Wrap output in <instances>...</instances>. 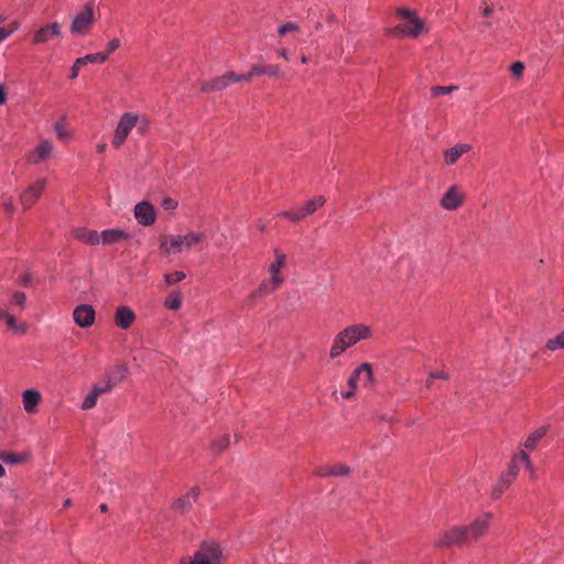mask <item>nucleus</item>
<instances>
[{
    "mask_svg": "<svg viewBox=\"0 0 564 564\" xmlns=\"http://www.w3.org/2000/svg\"><path fill=\"white\" fill-rule=\"evenodd\" d=\"M205 238V234L199 231L163 236L160 241V249L167 254L188 252L192 248L204 241Z\"/></svg>",
    "mask_w": 564,
    "mask_h": 564,
    "instance_id": "423d86ee",
    "label": "nucleus"
},
{
    "mask_svg": "<svg viewBox=\"0 0 564 564\" xmlns=\"http://www.w3.org/2000/svg\"><path fill=\"white\" fill-rule=\"evenodd\" d=\"M19 29V23L13 21L11 28L0 26V42L7 40L13 32Z\"/></svg>",
    "mask_w": 564,
    "mask_h": 564,
    "instance_id": "a19ab883",
    "label": "nucleus"
},
{
    "mask_svg": "<svg viewBox=\"0 0 564 564\" xmlns=\"http://www.w3.org/2000/svg\"><path fill=\"white\" fill-rule=\"evenodd\" d=\"M521 465L529 471L531 478H535V469L530 462L529 454L524 449H521L513 456L508 470L501 475L499 481L494 488V498L498 499L502 495L503 490L517 478Z\"/></svg>",
    "mask_w": 564,
    "mask_h": 564,
    "instance_id": "39448f33",
    "label": "nucleus"
},
{
    "mask_svg": "<svg viewBox=\"0 0 564 564\" xmlns=\"http://www.w3.org/2000/svg\"><path fill=\"white\" fill-rule=\"evenodd\" d=\"M42 401V394L37 389L31 388L22 392V404L26 413H34Z\"/></svg>",
    "mask_w": 564,
    "mask_h": 564,
    "instance_id": "aec40b11",
    "label": "nucleus"
},
{
    "mask_svg": "<svg viewBox=\"0 0 564 564\" xmlns=\"http://www.w3.org/2000/svg\"><path fill=\"white\" fill-rule=\"evenodd\" d=\"M95 310L89 304L77 305L73 311L74 322L82 328L91 326L95 322Z\"/></svg>",
    "mask_w": 564,
    "mask_h": 564,
    "instance_id": "4468645a",
    "label": "nucleus"
},
{
    "mask_svg": "<svg viewBox=\"0 0 564 564\" xmlns=\"http://www.w3.org/2000/svg\"><path fill=\"white\" fill-rule=\"evenodd\" d=\"M229 82L225 74L213 78L209 83L203 85L204 91H220L229 86Z\"/></svg>",
    "mask_w": 564,
    "mask_h": 564,
    "instance_id": "a878e982",
    "label": "nucleus"
},
{
    "mask_svg": "<svg viewBox=\"0 0 564 564\" xmlns=\"http://www.w3.org/2000/svg\"><path fill=\"white\" fill-rule=\"evenodd\" d=\"M397 17L401 20L390 29L389 34L393 37L416 39L425 29V22L417 17L416 11L409 8H398Z\"/></svg>",
    "mask_w": 564,
    "mask_h": 564,
    "instance_id": "20e7f679",
    "label": "nucleus"
},
{
    "mask_svg": "<svg viewBox=\"0 0 564 564\" xmlns=\"http://www.w3.org/2000/svg\"><path fill=\"white\" fill-rule=\"evenodd\" d=\"M491 12H492V9L488 6L482 9L484 17H488Z\"/></svg>",
    "mask_w": 564,
    "mask_h": 564,
    "instance_id": "4d7b16f0",
    "label": "nucleus"
},
{
    "mask_svg": "<svg viewBox=\"0 0 564 564\" xmlns=\"http://www.w3.org/2000/svg\"><path fill=\"white\" fill-rule=\"evenodd\" d=\"M471 150V145L468 143H457L454 147L447 149L444 153V161L447 165H454L457 160L465 153Z\"/></svg>",
    "mask_w": 564,
    "mask_h": 564,
    "instance_id": "4be33fe9",
    "label": "nucleus"
},
{
    "mask_svg": "<svg viewBox=\"0 0 564 564\" xmlns=\"http://www.w3.org/2000/svg\"><path fill=\"white\" fill-rule=\"evenodd\" d=\"M94 389H101L100 390V395L104 394V393H107L109 391L112 390L113 386L112 383L105 377V379L99 382V383H96L95 386H93Z\"/></svg>",
    "mask_w": 564,
    "mask_h": 564,
    "instance_id": "37998d69",
    "label": "nucleus"
},
{
    "mask_svg": "<svg viewBox=\"0 0 564 564\" xmlns=\"http://www.w3.org/2000/svg\"><path fill=\"white\" fill-rule=\"evenodd\" d=\"M107 144L106 143H99L97 144V151L99 153H102L106 150Z\"/></svg>",
    "mask_w": 564,
    "mask_h": 564,
    "instance_id": "13d9d810",
    "label": "nucleus"
},
{
    "mask_svg": "<svg viewBox=\"0 0 564 564\" xmlns=\"http://www.w3.org/2000/svg\"><path fill=\"white\" fill-rule=\"evenodd\" d=\"M279 286H273L271 281H263L248 297L250 303L257 301L258 299L264 297L276 290Z\"/></svg>",
    "mask_w": 564,
    "mask_h": 564,
    "instance_id": "393cba45",
    "label": "nucleus"
},
{
    "mask_svg": "<svg viewBox=\"0 0 564 564\" xmlns=\"http://www.w3.org/2000/svg\"><path fill=\"white\" fill-rule=\"evenodd\" d=\"M128 370L124 366H118L116 369L106 376V378L116 387L117 383L121 382L127 377Z\"/></svg>",
    "mask_w": 564,
    "mask_h": 564,
    "instance_id": "72a5a7b5",
    "label": "nucleus"
},
{
    "mask_svg": "<svg viewBox=\"0 0 564 564\" xmlns=\"http://www.w3.org/2000/svg\"><path fill=\"white\" fill-rule=\"evenodd\" d=\"M431 378H434V379H443V380H446L448 378V375L444 371H433L431 372Z\"/></svg>",
    "mask_w": 564,
    "mask_h": 564,
    "instance_id": "603ef678",
    "label": "nucleus"
},
{
    "mask_svg": "<svg viewBox=\"0 0 564 564\" xmlns=\"http://www.w3.org/2000/svg\"><path fill=\"white\" fill-rule=\"evenodd\" d=\"M484 24H485L486 26H490V25H491V23H490V22H488V21H487V22H485Z\"/></svg>",
    "mask_w": 564,
    "mask_h": 564,
    "instance_id": "69168bd1",
    "label": "nucleus"
},
{
    "mask_svg": "<svg viewBox=\"0 0 564 564\" xmlns=\"http://www.w3.org/2000/svg\"><path fill=\"white\" fill-rule=\"evenodd\" d=\"M228 445H229V435L225 434L214 441L213 451L215 453H221L223 451H225L228 447Z\"/></svg>",
    "mask_w": 564,
    "mask_h": 564,
    "instance_id": "ea45409f",
    "label": "nucleus"
},
{
    "mask_svg": "<svg viewBox=\"0 0 564 564\" xmlns=\"http://www.w3.org/2000/svg\"><path fill=\"white\" fill-rule=\"evenodd\" d=\"M224 552L213 541L203 542L192 556L182 560V564H223Z\"/></svg>",
    "mask_w": 564,
    "mask_h": 564,
    "instance_id": "0eeeda50",
    "label": "nucleus"
},
{
    "mask_svg": "<svg viewBox=\"0 0 564 564\" xmlns=\"http://www.w3.org/2000/svg\"><path fill=\"white\" fill-rule=\"evenodd\" d=\"M274 261L269 265V274L270 281L273 283V286H281L283 283V279L280 274V270L285 265L286 257L284 253L275 250L274 251Z\"/></svg>",
    "mask_w": 564,
    "mask_h": 564,
    "instance_id": "dca6fc26",
    "label": "nucleus"
},
{
    "mask_svg": "<svg viewBox=\"0 0 564 564\" xmlns=\"http://www.w3.org/2000/svg\"><path fill=\"white\" fill-rule=\"evenodd\" d=\"M334 476H345L348 475L350 469L347 465H335L332 466Z\"/></svg>",
    "mask_w": 564,
    "mask_h": 564,
    "instance_id": "49530a36",
    "label": "nucleus"
},
{
    "mask_svg": "<svg viewBox=\"0 0 564 564\" xmlns=\"http://www.w3.org/2000/svg\"><path fill=\"white\" fill-rule=\"evenodd\" d=\"M0 319H3L7 327L15 335H23L28 330V325L19 322L10 310H0Z\"/></svg>",
    "mask_w": 564,
    "mask_h": 564,
    "instance_id": "f3484780",
    "label": "nucleus"
},
{
    "mask_svg": "<svg viewBox=\"0 0 564 564\" xmlns=\"http://www.w3.org/2000/svg\"><path fill=\"white\" fill-rule=\"evenodd\" d=\"M198 496L199 488L193 487L189 491H187L185 495H183L175 501V510L181 513L187 512L192 508L193 503L196 502Z\"/></svg>",
    "mask_w": 564,
    "mask_h": 564,
    "instance_id": "412c9836",
    "label": "nucleus"
},
{
    "mask_svg": "<svg viewBox=\"0 0 564 564\" xmlns=\"http://www.w3.org/2000/svg\"><path fill=\"white\" fill-rule=\"evenodd\" d=\"M0 460L4 464L9 465H18L25 460V455L14 453V452H0Z\"/></svg>",
    "mask_w": 564,
    "mask_h": 564,
    "instance_id": "c85d7f7f",
    "label": "nucleus"
},
{
    "mask_svg": "<svg viewBox=\"0 0 564 564\" xmlns=\"http://www.w3.org/2000/svg\"><path fill=\"white\" fill-rule=\"evenodd\" d=\"M162 206L165 210H174L177 207V202L166 197L162 200Z\"/></svg>",
    "mask_w": 564,
    "mask_h": 564,
    "instance_id": "de8ad7c7",
    "label": "nucleus"
},
{
    "mask_svg": "<svg viewBox=\"0 0 564 564\" xmlns=\"http://www.w3.org/2000/svg\"><path fill=\"white\" fill-rule=\"evenodd\" d=\"M325 204L324 196H316L312 199L306 200L294 210H283L279 215L288 218L293 223H297L312 215Z\"/></svg>",
    "mask_w": 564,
    "mask_h": 564,
    "instance_id": "6e6552de",
    "label": "nucleus"
},
{
    "mask_svg": "<svg viewBox=\"0 0 564 564\" xmlns=\"http://www.w3.org/2000/svg\"><path fill=\"white\" fill-rule=\"evenodd\" d=\"M100 510H101L102 512H106V511H107V506H106V505H101V506H100Z\"/></svg>",
    "mask_w": 564,
    "mask_h": 564,
    "instance_id": "0e129e2a",
    "label": "nucleus"
},
{
    "mask_svg": "<svg viewBox=\"0 0 564 564\" xmlns=\"http://www.w3.org/2000/svg\"><path fill=\"white\" fill-rule=\"evenodd\" d=\"M182 305V294L178 291H172L164 300V306L167 310L176 311Z\"/></svg>",
    "mask_w": 564,
    "mask_h": 564,
    "instance_id": "7c9ffc66",
    "label": "nucleus"
},
{
    "mask_svg": "<svg viewBox=\"0 0 564 564\" xmlns=\"http://www.w3.org/2000/svg\"><path fill=\"white\" fill-rule=\"evenodd\" d=\"M130 238V234L120 228H110L100 232V245L108 246L118 243Z\"/></svg>",
    "mask_w": 564,
    "mask_h": 564,
    "instance_id": "6ab92c4d",
    "label": "nucleus"
},
{
    "mask_svg": "<svg viewBox=\"0 0 564 564\" xmlns=\"http://www.w3.org/2000/svg\"><path fill=\"white\" fill-rule=\"evenodd\" d=\"M133 215L138 224L142 226H151L156 220L154 207L145 200L134 206Z\"/></svg>",
    "mask_w": 564,
    "mask_h": 564,
    "instance_id": "ddd939ff",
    "label": "nucleus"
},
{
    "mask_svg": "<svg viewBox=\"0 0 564 564\" xmlns=\"http://www.w3.org/2000/svg\"><path fill=\"white\" fill-rule=\"evenodd\" d=\"M433 380H434V378H431V375H430L429 378L426 379V382H425L426 388H431L432 387Z\"/></svg>",
    "mask_w": 564,
    "mask_h": 564,
    "instance_id": "052dcab7",
    "label": "nucleus"
},
{
    "mask_svg": "<svg viewBox=\"0 0 564 564\" xmlns=\"http://www.w3.org/2000/svg\"><path fill=\"white\" fill-rule=\"evenodd\" d=\"M316 475L319 477L334 476V471H333L332 466H325V467L318 468V470L316 471Z\"/></svg>",
    "mask_w": 564,
    "mask_h": 564,
    "instance_id": "8fccbe9b",
    "label": "nucleus"
},
{
    "mask_svg": "<svg viewBox=\"0 0 564 564\" xmlns=\"http://www.w3.org/2000/svg\"><path fill=\"white\" fill-rule=\"evenodd\" d=\"M133 129L139 134H144L149 129L148 118L135 112H124L118 120L111 145L115 149L121 148Z\"/></svg>",
    "mask_w": 564,
    "mask_h": 564,
    "instance_id": "7ed1b4c3",
    "label": "nucleus"
},
{
    "mask_svg": "<svg viewBox=\"0 0 564 564\" xmlns=\"http://www.w3.org/2000/svg\"><path fill=\"white\" fill-rule=\"evenodd\" d=\"M492 517V513L487 511L475 518L468 525L454 527L444 532L435 545L451 547L478 540L487 532Z\"/></svg>",
    "mask_w": 564,
    "mask_h": 564,
    "instance_id": "f257e3e1",
    "label": "nucleus"
},
{
    "mask_svg": "<svg viewBox=\"0 0 564 564\" xmlns=\"http://www.w3.org/2000/svg\"><path fill=\"white\" fill-rule=\"evenodd\" d=\"M185 273L183 271H174L171 273L164 274V282L167 285H174L185 279Z\"/></svg>",
    "mask_w": 564,
    "mask_h": 564,
    "instance_id": "4c0bfd02",
    "label": "nucleus"
},
{
    "mask_svg": "<svg viewBox=\"0 0 564 564\" xmlns=\"http://www.w3.org/2000/svg\"><path fill=\"white\" fill-rule=\"evenodd\" d=\"M26 296L23 292L17 291L14 292L9 301V306L7 310H10L14 313V311L22 312L25 307Z\"/></svg>",
    "mask_w": 564,
    "mask_h": 564,
    "instance_id": "bb28decb",
    "label": "nucleus"
},
{
    "mask_svg": "<svg viewBox=\"0 0 564 564\" xmlns=\"http://www.w3.org/2000/svg\"><path fill=\"white\" fill-rule=\"evenodd\" d=\"M278 55L286 61L290 59V54L286 48L279 50Z\"/></svg>",
    "mask_w": 564,
    "mask_h": 564,
    "instance_id": "5fc2aeb1",
    "label": "nucleus"
},
{
    "mask_svg": "<svg viewBox=\"0 0 564 564\" xmlns=\"http://www.w3.org/2000/svg\"><path fill=\"white\" fill-rule=\"evenodd\" d=\"M229 84H234V83H239L240 82V78H239V74L235 73V72H227L225 73Z\"/></svg>",
    "mask_w": 564,
    "mask_h": 564,
    "instance_id": "3c124183",
    "label": "nucleus"
},
{
    "mask_svg": "<svg viewBox=\"0 0 564 564\" xmlns=\"http://www.w3.org/2000/svg\"><path fill=\"white\" fill-rule=\"evenodd\" d=\"M273 563H276V561L274 560L273 562H271L270 560H268V564H273Z\"/></svg>",
    "mask_w": 564,
    "mask_h": 564,
    "instance_id": "338daca9",
    "label": "nucleus"
},
{
    "mask_svg": "<svg viewBox=\"0 0 564 564\" xmlns=\"http://www.w3.org/2000/svg\"><path fill=\"white\" fill-rule=\"evenodd\" d=\"M458 89V86H434L431 88V93L433 96L438 97L443 95H448L453 91H456Z\"/></svg>",
    "mask_w": 564,
    "mask_h": 564,
    "instance_id": "58836bf2",
    "label": "nucleus"
},
{
    "mask_svg": "<svg viewBox=\"0 0 564 564\" xmlns=\"http://www.w3.org/2000/svg\"><path fill=\"white\" fill-rule=\"evenodd\" d=\"M120 45H121V42H120L119 39H117V37L111 39L108 42V44H107V47H108V52L107 53H108V55L110 53L115 52L116 50H118L120 47Z\"/></svg>",
    "mask_w": 564,
    "mask_h": 564,
    "instance_id": "09e8293b",
    "label": "nucleus"
},
{
    "mask_svg": "<svg viewBox=\"0 0 564 564\" xmlns=\"http://www.w3.org/2000/svg\"><path fill=\"white\" fill-rule=\"evenodd\" d=\"M135 321V314L129 306H118L115 323L121 329H129Z\"/></svg>",
    "mask_w": 564,
    "mask_h": 564,
    "instance_id": "a211bd4d",
    "label": "nucleus"
},
{
    "mask_svg": "<svg viewBox=\"0 0 564 564\" xmlns=\"http://www.w3.org/2000/svg\"><path fill=\"white\" fill-rule=\"evenodd\" d=\"M355 377H358L359 383L364 387L373 386V369L369 362H362L355 369Z\"/></svg>",
    "mask_w": 564,
    "mask_h": 564,
    "instance_id": "5701e85b",
    "label": "nucleus"
},
{
    "mask_svg": "<svg viewBox=\"0 0 564 564\" xmlns=\"http://www.w3.org/2000/svg\"><path fill=\"white\" fill-rule=\"evenodd\" d=\"M253 77H256V74H252V68L246 74H239L240 82H248Z\"/></svg>",
    "mask_w": 564,
    "mask_h": 564,
    "instance_id": "864d4df0",
    "label": "nucleus"
},
{
    "mask_svg": "<svg viewBox=\"0 0 564 564\" xmlns=\"http://www.w3.org/2000/svg\"><path fill=\"white\" fill-rule=\"evenodd\" d=\"M300 26L299 24L294 23V22H286L282 25L279 26L278 29V33L281 35V36H284L286 33L289 32H295V31H299Z\"/></svg>",
    "mask_w": 564,
    "mask_h": 564,
    "instance_id": "79ce46f5",
    "label": "nucleus"
},
{
    "mask_svg": "<svg viewBox=\"0 0 564 564\" xmlns=\"http://www.w3.org/2000/svg\"><path fill=\"white\" fill-rule=\"evenodd\" d=\"M73 235L76 239L90 246L100 245V232L97 230H88L85 228H75Z\"/></svg>",
    "mask_w": 564,
    "mask_h": 564,
    "instance_id": "b1692460",
    "label": "nucleus"
},
{
    "mask_svg": "<svg viewBox=\"0 0 564 564\" xmlns=\"http://www.w3.org/2000/svg\"><path fill=\"white\" fill-rule=\"evenodd\" d=\"M7 101V94L3 87L0 85V105H4Z\"/></svg>",
    "mask_w": 564,
    "mask_h": 564,
    "instance_id": "6e6d98bb",
    "label": "nucleus"
},
{
    "mask_svg": "<svg viewBox=\"0 0 564 564\" xmlns=\"http://www.w3.org/2000/svg\"><path fill=\"white\" fill-rule=\"evenodd\" d=\"M544 434H545L544 429H539V430L534 431L533 433H531L529 435V437L527 438V441L524 442V448L529 449V451H533L536 447L540 440L544 436Z\"/></svg>",
    "mask_w": 564,
    "mask_h": 564,
    "instance_id": "2f4dec72",
    "label": "nucleus"
},
{
    "mask_svg": "<svg viewBox=\"0 0 564 564\" xmlns=\"http://www.w3.org/2000/svg\"><path fill=\"white\" fill-rule=\"evenodd\" d=\"M4 209H6L7 212H12V210H13V204H12V202H8V203H6V204H4Z\"/></svg>",
    "mask_w": 564,
    "mask_h": 564,
    "instance_id": "bf43d9fd",
    "label": "nucleus"
},
{
    "mask_svg": "<svg viewBox=\"0 0 564 564\" xmlns=\"http://www.w3.org/2000/svg\"><path fill=\"white\" fill-rule=\"evenodd\" d=\"M107 59H108V53L97 52V53L87 54V55L80 57V63H84L85 65L88 63L102 64Z\"/></svg>",
    "mask_w": 564,
    "mask_h": 564,
    "instance_id": "f704fd0d",
    "label": "nucleus"
},
{
    "mask_svg": "<svg viewBox=\"0 0 564 564\" xmlns=\"http://www.w3.org/2000/svg\"><path fill=\"white\" fill-rule=\"evenodd\" d=\"M524 70V64L522 62H514L510 66V72L513 76L520 77Z\"/></svg>",
    "mask_w": 564,
    "mask_h": 564,
    "instance_id": "a18cd8bd",
    "label": "nucleus"
},
{
    "mask_svg": "<svg viewBox=\"0 0 564 564\" xmlns=\"http://www.w3.org/2000/svg\"><path fill=\"white\" fill-rule=\"evenodd\" d=\"M46 184V178H39L20 195V202L24 209H29L40 198Z\"/></svg>",
    "mask_w": 564,
    "mask_h": 564,
    "instance_id": "f8f14e48",
    "label": "nucleus"
},
{
    "mask_svg": "<svg viewBox=\"0 0 564 564\" xmlns=\"http://www.w3.org/2000/svg\"><path fill=\"white\" fill-rule=\"evenodd\" d=\"M62 36V25L61 23L54 21L47 24L40 26L33 34L32 43L33 44H45L53 39H58Z\"/></svg>",
    "mask_w": 564,
    "mask_h": 564,
    "instance_id": "9b49d317",
    "label": "nucleus"
},
{
    "mask_svg": "<svg viewBox=\"0 0 564 564\" xmlns=\"http://www.w3.org/2000/svg\"><path fill=\"white\" fill-rule=\"evenodd\" d=\"M85 64L84 63H80V57H78L77 59H75L72 68H70V74H69V78L70 79H75L78 77V74H79V70H80V67L84 66Z\"/></svg>",
    "mask_w": 564,
    "mask_h": 564,
    "instance_id": "c03bdc74",
    "label": "nucleus"
},
{
    "mask_svg": "<svg viewBox=\"0 0 564 564\" xmlns=\"http://www.w3.org/2000/svg\"><path fill=\"white\" fill-rule=\"evenodd\" d=\"M3 20H4V18L0 17V22L3 21Z\"/></svg>",
    "mask_w": 564,
    "mask_h": 564,
    "instance_id": "774afa93",
    "label": "nucleus"
},
{
    "mask_svg": "<svg viewBox=\"0 0 564 564\" xmlns=\"http://www.w3.org/2000/svg\"><path fill=\"white\" fill-rule=\"evenodd\" d=\"M100 390L101 389L91 388L90 392L86 395V398L84 399V401L82 403L83 410H90L96 406L97 400L100 395Z\"/></svg>",
    "mask_w": 564,
    "mask_h": 564,
    "instance_id": "473e14b6",
    "label": "nucleus"
},
{
    "mask_svg": "<svg viewBox=\"0 0 564 564\" xmlns=\"http://www.w3.org/2000/svg\"><path fill=\"white\" fill-rule=\"evenodd\" d=\"M95 23V13L90 6H86L78 12L72 21L70 33L74 35H85Z\"/></svg>",
    "mask_w": 564,
    "mask_h": 564,
    "instance_id": "1a4fd4ad",
    "label": "nucleus"
},
{
    "mask_svg": "<svg viewBox=\"0 0 564 564\" xmlns=\"http://www.w3.org/2000/svg\"><path fill=\"white\" fill-rule=\"evenodd\" d=\"M464 200L463 194L457 186L449 187L441 198V206L446 210L457 209Z\"/></svg>",
    "mask_w": 564,
    "mask_h": 564,
    "instance_id": "2eb2a0df",
    "label": "nucleus"
},
{
    "mask_svg": "<svg viewBox=\"0 0 564 564\" xmlns=\"http://www.w3.org/2000/svg\"><path fill=\"white\" fill-rule=\"evenodd\" d=\"M64 506H65V507L70 506V499H66V500L64 501Z\"/></svg>",
    "mask_w": 564,
    "mask_h": 564,
    "instance_id": "e2e57ef3",
    "label": "nucleus"
},
{
    "mask_svg": "<svg viewBox=\"0 0 564 564\" xmlns=\"http://www.w3.org/2000/svg\"><path fill=\"white\" fill-rule=\"evenodd\" d=\"M54 131H55L57 139H59L62 141H68L73 138L72 129L63 120L55 122Z\"/></svg>",
    "mask_w": 564,
    "mask_h": 564,
    "instance_id": "cd10ccee",
    "label": "nucleus"
},
{
    "mask_svg": "<svg viewBox=\"0 0 564 564\" xmlns=\"http://www.w3.org/2000/svg\"><path fill=\"white\" fill-rule=\"evenodd\" d=\"M358 383H359V379H358V377H355V370H354L347 380V386L349 389L347 391H343L340 393L341 398H344V399L352 398L357 390Z\"/></svg>",
    "mask_w": 564,
    "mask_h": 564,
    "instance_id": "c9c22d12",
    "label": "nucleus"
},
{
    "mask_svg": "<svg viewBox=\"0 0 564 564\" xmlns=\"http://www.w3.org/2000/svg\"><path fill=\"white\" fill-rule=\"evenodd\" d=\"M545 348L550 351L564 349V330L557 334L555 337L550 338L545 344Z\"/></svg>",
    "mask_w": 564,
    "mask_h": 564,
    "instance_id": "e433bc0d",
    "label": "nucleus"
},
{
    "mask_svg": "<svg viewBox=\"0 0 564 564\" xmlns=\"http://www.w3.org/2000/svg\"><path fill=\"white\" fill-rule=\"evenodd\" d=\"M301 62L302 63H307L308 62V57L303 55L302 58H301Z\"/></svg>",
    "mask_w": 564,
    "mask_h": 564,
    "instance_id": "680f3d73",
    "label": "nucleus"
},
{
    "mask_svg": "<svg viewBox=\"0 0 564 564\" xmlns=\"http://www.w3.org/2000/svg\"><path fill=\"white\" fill-rule=\"evenodd\" d=\"M54 153L55 145L53 141L44 139L29 153L26 160L30 164L36 165L52 159Z\"/></svg>",
    "mask_w": 564,
    "mask_h": 564,
    "instance_id": "9d476101",
    "label": "nucleus"
},
{
    "mask_svg": "<svg viewBox=\"0 0 564 564\" xmlns=\"http://www.w3.org/2000/svg\"><path fill=\"white\" fill-rule=\"evenodd\" d=\"M252 74L256 76L269 75V76H280V67L278 65H253Z\"/></svg>",
    "mask_w": 564,
    "mask_h": 564,
    "instance_id": "c756f323",
    "label": "nucleus"
},
{
    "mask_svg": "<svg viewBox=\"0 0 564 564\" xmlns=\"http://www.w3.org/2000/svg\"><path fill=\"white\" fill-rule=\"evenodd\" d=\"M372 329L365 324H352L340 330L334 338L329 357L332 359L338 358L344 351L361 340L371 338Z\"/></svg>",
    "mask_w": 564,
    "mask_h": 564,
    "instance_id": "f03ea898",
    "label": "nucleus"
}]
</instances>
